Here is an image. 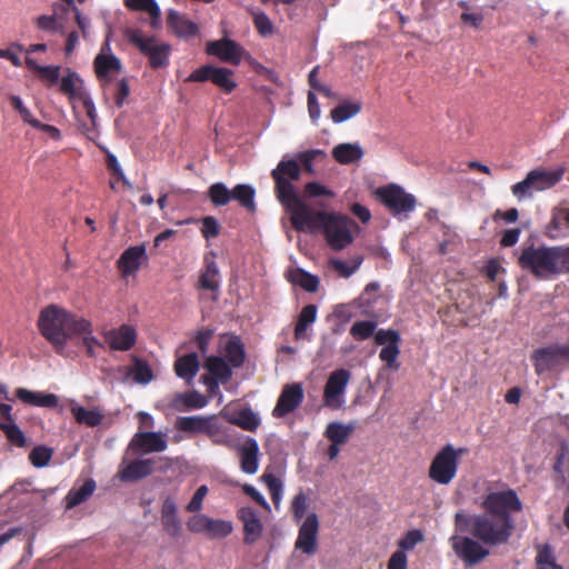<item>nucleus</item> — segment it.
Wrapping results in <instances>:
<instances>
[{
    "instance_id": "f257e3e1",
    "label": "nucleus",
    "mask_w": 569,
    "mask_h": 569,
    "mask_svg": "<svg viewBox=\"0 0 569 569\" xmlns=\"http://www.w3.org/2000/svg\"><path fill=\"white\" fill-rule=\"evenodd\" d=\"M274 193L290 216V222L297 231L325 234L328 246L336 251L347 248L352 241L351 227L355 222L346 214L316 211L297 194L292 181L300 179V169L296 161H279L271 170Z\"/></svg>"
},
{
    "instance_id": "f03ea898",
    "label": "nucleus",
    "mask_w": 569,
    "mask_h": 569,
    "mask_svg": "<svg viewBox=\"0 0 569 569\" xmlns=\"http://www.w3.org/2000/svg\"><path fill=\"white\" fill-rule=\"evenodd\" d=\"M480 506L482 513L457 512L456 530L469 533L489 547L506 545L515 530L512 513L522 511V502L517 492L512 489L489 492Z\"/></svg>"
},
{
    "instance_id": "7ed1b4c3",
    "label": "nucleus",
    "mask_w": 569,
    "mask_h": 569,
    "mask_svg": "<svg viewBox=\"0 0 569 569\" xmlns=\"http://www.w3.org/2000/svg\"><path fill=\"white\" fill-rule=\"evenodd\" d=\"M40 333L59 351L69 339H79L88 353L104 351V345L93 336L91 321L57 305L43 308L38 318Z\"/></svg>"
},
{
    "instance_id": "20e7f679",
    "label": "nucleus",
    "mask_w": 569,
    "mask_h": 569,
    "mask_svg": "<svg viewBox=\"0 0 569 569\" xmlns=\"http://www.w3.org/2000/svg\"><path fill=\"white\" fill-rule=\"evenodd\" d=\"M522 269L540 279L569 272V246L533 247L522 250L519 257Z\"/></svg>"
},
{
    "instance_id": "39448f33",
    "label": "nucleus",
    "mask_w": 569,
    "mask_h": 569,
    "mask_svg": "<svg viewBox=\"0 0 569 569\" xmlns=\"http://www.w3.org/2000/svg\"><path fill=\"white\" fill-rule=\"evenodd\" d=\"M563 173L565 169L561 167L530 170L523 180L511 186V193L518 201L532 198L536 192L546 191L558 184Z\"/></svg>"
},
{
    "instance_id": "423d86ee",
    "label": "nucleus",
    "mask_w": 569,
    "mask_h": 569,
    "mask_svg": "<svg viewBox=\"0 0 569 569\" xmlns=\"http://www.w3.org/2000/svg\"><path fill=\"white\" fill-rule=\"evenodd\" d=\"M127 40L134 46L149 60L152 69H159L169 64L171 52L170 44L159 41L156 37H147L140 29H128Z\"/></svg>"
},
{
    "instance_id": "0eeeda50",
    "label": "nucleus",
    "mask_w": 569,
    "mask_h": 569,
    "mask_svg": "<svg viewBox=\"0 0 569 569\" xmlns=\"http://www.w3.org/2000/svg\"><path fill=\"white\" fill-rule=\"evenodd\" d=\"M467 449H455L452 445H446L433 458L429 467V478L440 485H448L457 475L459 458Z\"/></svg>"
},
{
    "instance_id": "6e6552de",
    "label": "nucleus",
    "mask_w": 569,
    "mask_h": 569,
    "mask_svg": "<svg viewBox=\"0 0 569 569\" xmlns=\"http://www.w3.org/2000/svg\"><path fill=\"white\" fill-rule=\"evenodd\" d=\"M376 198L395 217H408L416 208V198L398 184L380 187L375 192Z\"/></svg>"
},
{
    "instance_id": "1a4fd4ad",
    "label": "nucleus",
    "mask_w": 569,
    "mask_h": 569,
    "mask_svg": "<svg viewBox=\"0 0 569 569\" xmlns=\"http://www.w3.org/2000/svg\"><path fill=\"white\" fill-rule=\"evenodd\" d=\"M451 545L455 553L467 568H472L482 562L490 553L486 545L472 536H453Z\"/></svg>"
},
{
    "instance_id": "9d476101",
    "label": "nucleus",
    "mask_w": 569,
    "mask_h": 569,
    "mask_svg": "<svg viewBox=\"0 0 569 569\" xmlns=\"http://www.w3.org/2000/svg\"><path fill=\"white\" fill-rule=\"evenodd\" d=\"M189 82L211 81L224 93H231L237 82L233 79V71L224 67H216L211 64L202 66L193 70L187 78Z\"/></svg>"
},
{
    "instance_id": "9b49d317",
    "label": "nucleus",
    "mask_w": 569,
    "mask_h": 569,
    "mask_svg": "<svg viewBox=\"0 0 569 569\" xmlns=\"http://www.w3.org/2000/svg\"><path fill=\"white\" fill-rule=\"evenodd\" d=\"M351 373L347 369H337L329 375L323 389V405L330 409H340L345 403V393Z\"/></svg>"
},
{
    "instance_id": "f8f14e48",
    "label": "nucleus",
    "mask_w": 569,
    "mask_h": 569,
    "mask_svg": "<svg viewBox=\"0 0 569 569\" xmlns=\"http://www.w3.org/2000/svg\"><path fill=\"white\" fill-rule=\"evenodd\" d=\"M319 519L316 512L307 515L298 530L295 548L312 556L318 550Z\"/></svg>"
},
{
    "instance_id": "ddd939ff",
    "label": "nucleus",
    "mask_w": 569,
    "mask_h": 569,
    "mask_svg": "<svg viewBox=\"0 0 569 569\" xmlns=\"http://www.w3.org/2000/svg\"><path fill=\"white\" fill-rule=\"evenodd\" d=\"M379 289L380 286L377 282H370L359 296L357 302L362 315L373 319H379L383 316L387 300L379 293Z\"/></svg>"
},
{
    "instance_id": "4468645a",
    "label": "nucleus",
    "mask_w": 569,
    "mask_h": 569,
    "mask_svg": "<svg viewBox=\"0 0 569 569\" xmlns=\"http://www.w3.org/2000/svg\"><path fill=\"white\" fill-rule=\"evenodd\" d=\"M206 52L233 66H239L246 54V50L239 43L228 38L208 42Z\"/></svg>"
},
{
    "instance_id": "2eb2a0df",
    "label": "nucleus",
    "mask_w": 569,
    "mask_h": 569,
    "mask_svg": "<svg viewBox=\"0 0 569 569\" xmlns=\"http://www.w3.org/2000/svg\"><path fill=\"white\" fill-rule=\"evenodd\" d=\"M303 401V389L300 383L284 385L272 410L274 418H283L295 411Z\"/></svg>"
},
{
    "instance_id": "dca6fc26",
    "label": "nucleus",
    "mask_w": 569,
    "mask_h": 569,
    "mask_svg": "<svg viewBox=\"0 0 569 569\" xmlns=\"http://www.w3.org/2000/svg\"><path fill=\"white\" fill-rule=\"evenodd\" d=\"M104 342L111 350L129 351L137 342V331L131 325H121L117 329L102 332Z\"/></svg>"
},
{
    "instance_id": "f3484780",
    "label": "nucleus",
    "mask_w": 569,
    "mask_h": 569,
    "mask_svg": "<svg viewBox=\"0 0 569 569\" xmlns=\"http://www.w3.org/2000/svg\"><path fill=\"white\" fill-rule=\"evenodd\" d=\"M226 358H207L206 368L210 375L202 376V381L209 385L211 381L227 382L231 378V368L224 361ZM232 367H240L243 365L244 358H227Z\"/></svg>"
},
{
    "instance_id": "a211bd4d",
    "label": "nucleus",
    "mask_w": 569,
    "mask_h": 569,
    "mask_svg": "<svg viewBox=\"0 0 569 569\" xmlns=\"http://www.w3.org/2000/svg\"><path fill=\"white\" fill-rule=\"evenodd\" d=\"M220 270L216 262V253L211 251L203 257V264L199 273L198 288L201 290L217 292L220 288Z\"/></svg>"
},
{
    "instance_id": "6ab92c4d",
    "label": "nucleus",
    "mask_w": 569,
    "mask_h": 569,
    "mask_svg": "<svg viewBox=\"0 0 569 569\" xmlns=\"http://www.w3.org/2000/svg\"><path fill=\"white\" fill-rule=\"evenodd\" d=\"M238 518L243 522V542L256 543L262 536L263 525L251 507H243L238 511Z\"/></svg>"
},
{
    "instance_id": "aec40b11",
    "label": "nucleus",
    "mask_w": 569,
    "mask_h": 569,
    "mask_svg": "<svg viewBox=\"0 0 569 569\" xmlns=\"http://www.w3.org/2000/svg\"><path fill=\"white\" fill-rule=\"evenodd\" d=\"M167 446L168 443L163 436L153 431L138 432L130 442L132 450L144 453L164 451Z\"/></svg>"
},
{
    "instance_id": "412c9836",
    "label": "nucleus",
    "mask_w": 569,
    "mask_h": 569,
    "mask_svg": "<svg viewBox=\"0 0 569 569\" xmlns=\"http://www.w3.org/2000/svg\"><path fill=\"white\" fill-rule=\"evenodd\" d=\"M14 398L24 405L40 408H56L59 403V398L54 393L32 391L26 388H17L14 390Z\"/></svg>"
},
{
    "instance_id": "4be33fe9",
    "label": "nucleus",
    "mask_w": 569,
    "mask_h": 569,
    "mask_svg": "<svg viewBox=\"0 0 569 569\" xmlns=\"http://www.w3.org/2000/svg\"><path fill=\"white\" fill-rule=\"evenodd\" d=\"M144 257L146 247L143 244L132 246L126 249L117 261L121 276L127 277L138 271Z\"/></svg>"
},
{
    "instance_id": "5701e85b",
    "label": "nucleus",
    "mask_w": 569,
    "mask_h": 569,
    "mask_svg": "<svg viewBox=\"0 0 569 569\" xmlns=\"http://www.w3.org/2000/svg\"><path fill=\"white\" fill-rule=\"evenodd\" d=\"M119 373L139 385H147L153 379V371L143 358H132V363L119 368Z\"/></svg>"
},
{
    "instance_id": "b1692460",
    "label": "nucleus",
    "mask_w": 569,
    "mask_h": 569,
    "mask_svg": "<svg viewBox=\"0 0 569 569\" xmlns=\"http://www.w3.org/2000/svg\"><path fill=\"white\" fill-rule=\"evenodd\" d=\"M104 49H110L108 42L103 44L101 52L97 54L93 60L94 72L100 81L109 80L110 74L119 73L121 71L120 60L113 54H106L103 52Z\"/></svg>"
},
{
    "instance_id": "393cba45",
    "label": "nucleus",
    "mask_w": 569,
    "mask_h": 569,
    "mask_svg": "<svg viewBox=\"0 0 569 569\" xmlns=\"http://www.w3.org/2000/svg\"><path fill=\"white\" fill-rule=\"evenodd\" d=\"M207 403V398L196 390L174 393L169 400V407L178 412L201 409Z\"/></svg>"
},
{
    "instance_id": "a878e982",
    "label": "nucleus",
    "mask_w": 569,
    "mask_h": 569,
    "mask_svg": "<svg viewBox=\"0 0 569 569\" xmlns=\"http://www.w3.org/2000/svg\"><path fill=\"white\" fill-rule=\"evenodd\" d=\"M161 525L163 530L172 538L180 536L182 526L177 515V505L173 498L167 497L161 508Z\"/></svg>"
},
{
    "instance_id": "bb28decb",
    "label": "nucleus",
    "mask_w": 569,
    "mask_h": 569,
    "mask_svg": "<svg viewBox=\"0 0 569 569\" xmlns=\"http://www.w3.org/2000/svg\"><path fill=\"white\" fill-rule=\"evenodd\" d=\"M240 468L247 475H254L259 468V446L256 439L248 437L239 448Z\"/></svg>"
},
{
    "instance_id": "cd10ccee",
    "label": "nucleus",
    "mask_w": 569,
    "mask_h": 569,
    "mask_svg": "<svg viewBox=\"0 0 569 569\" xmlns=\"http://www.w3.org/2000/svg\"><path fill=\"white\" fill-rule=\"evenodd\" d=\"M58 83L60 92L67 96L70 102L80 101L88 94L84 91L82 79L71 69H67V74Z\"/></svg>"
},
{
    "instance_id": "c85d7f7f",
    "label": "nucleus",
    "mask_w": 569,
    "mask_h": 569,
    "mask_svg": "<svg viewBox=\"0 0 569 569\" xmlns=\"http://www.w3.org/2000/svg\"><path fill=\"white\" fill-rule=\"evenodd\" d=\"M168 28L180 38L193 37L198 33V26L184 14L171 9L167 14Z\"/></svg>"
},
{
    "instance_id": "c756f323",
    "label": "nucleus",
    "mask_w": 569,
    "mask_h": 569,
    "mask_svg": "<svg viewBox=\"0 0 569 569\" xmlns=\"http://www.w3.org/2000/svg\"><path fill=\"white\" fill-rule=\"evenodd\" d=\"M151 459L134 460L130 462L124 469L119 471V478L122 481H137L151 475L153 468Z\"/></svg>"
},
{
    "instance_id": "7c9ffc66",
    "label": "nucleus",
    "mask_w": 569,
    "mask_h": 569,
    "mask_svg": "<svg viewBox=\"0 0 569 569\" xmlns=\"http://www.w3.org/2000/svg\"><path fill=\"white\" fill-rule=\"evenodd\" d=\"M212 417L203 416H188L179 417L174 422V427L178 431L186 432L189 435L204 433L209 426Z\"/></svg>"
},
{
    "instance_id": "2f4dec72",
    "label": "nucleus",
    "mask_w": 569,
    "mask_h": 569,
    "mask_svg": "<svg viewBox=\"0 0 569 569\" xmlns=\"http://www.w3.org/2000/svg\"><path fill=\"white\" fill-rule=\"evenodd\" d=\"M363 150L358 143H339L332 149L333 159L341 164L358 162Z\"/></svg>"
},
{
    "instance_id": "473e14b6",
    "label": "nucleus",
    "mask_w": 569,
    "mask_h": 569,
    "mask_svg": "<svg viewBox=\"0 0 569 569\" xmlns=\"http://www.w3.org/2000/svg\"><path fill=\"white\" fill-rule=\"evenodd\" d=\"M375 340L377 345L383 346V348L380 351L379 356H398L399 350V341L400 337L399 333L396 330H379L375 335Z\"/></svg>"
},
{
    "instance_id": "72a5a7b5",
    "label": "nucleus",
    "mask_w": 569,
    "mask_h": 569,
    "mask_svg": "<svg viewBox=\"0 0 569 569\" xmlns=\"http://www.w3.org/2000/svg\"><path fill=\"white\" fill-rule=\"evenodd\" d=\"M254 197L256 190L250 184L239 183L231 189V200L237 201L249 212L256 210Z\"/></svg>"
},
{
    "instance_id": "f704fd0d",
    "label": "nucleus",
    "mask_w": 569,
    "mask_h": 569,
    "mask_svg": "<svg viewBox=\"0 0 569 569\" xmlns=\"http://www.w3.org/2000/svg\"><path fill=\"white\" fill-rule=\"evenodd\" d=\"M70 410L79 425L93 428L99 426L103 420V415L98 409H86L82 406L73 405Z\"/></svg>"
},
{
    "instance_id": "c9c22d12",
    "label": "nucleus",
    "mask_w": 569,
    "mask_h": 569,
    "mask_svg": "<svg viewBox=\"0 0 569 569\" xmlns=\"http://www.w3.org/2000/svg\"><path fill=\"white\" fill-rule=\"evenodd\" d=\"M96 490L93 479L86 480L80 488H72L67 497V508L71 509L88 500Z\"/></svg>"
},
{
    "instance_id": "e433bc0d",
    "label": "nucleus",
    "mask_w": 569,
    "mask_h": 569,
    "mask_svg": "<svg viewBox=\"0 0 569 569\" xmlns=\"http://www.w3.org/2000/svg\"><path fill=\"white\" fill-rule=\"evenodd\" d=\"M288 280L308 292H316L319 287L318 277L300 268L291 270L289 272Z\"/></svg>"
},
{
    "instance_id": "4c0bfd02",
    "label": "nucleus",
    "mask_w": 569,
    "mask_h": 569,
    "mask_svg": "<svg viewBox=\"0 0 569 569\" xmlns=\"http://www.w3.org/2000/svg\"><path fill=\"white\" fill-rule=\"evenodd\" d=\"M199 366L198 358H177L174 362V371L176 375L183 379L189 386L197 376Z\"/></svg>"
},
{
    "instance_id": "58836bf2",
    "label": "nucleus",
    "mask_w": 569,
    "mask_h": 569,
    "mask_svg": "<svg viewBox=\"0 0 569 569\" xmlns=\"http://www.w3.org/2000/svg\"><path fill=\"white\" fill-rule=\"evenodd\" d=\"M206 436H208L214 445L230 446L232 442L231 430L220 425L214 417H212L209 422Z\"/></svg>"
},
{
    "instance_id": "ea45409f",
    "label": "nucleus",
    "mask_w": 569,
    "mask_h": 569,
    "mask_svg": "<svg viewBox=\"0 0 569 569\" xmlns=\"http://www.w3.org/2000/svg\"><path fill=\"white\" fill-rule=\"evenodd\" d=\"M352 425H345L341 422H330L325 431V437L335 443L345 445L353 432Z\"/></svg>"
},
{
    "instance_id": "a19ab883",
    "label": "nucleus",
    "mask_w": 569,
    "mask_h": 569,
    "mask_svg": "<svg viewBox=\"0 0 569 569\" xmlns=\"http://www.w3.org/2000/svg\"><path fill=\"white\" fill-rule=\"evenodd\" d=\"M361 109L362 104L359 101H345L331 110L330 117L335 123H341L356 117Z\"/></svg>"
},
{
    "instance_id": "79ce46f5",
    "label": "nucleus",
    "mask_w": 569,
    "mask_h": 569,
    "mask_svg": "<svg viewBox=\"0 0 569 569\" xmlns=\"http://www.w3.org/2000/svg\"><path fill=\"white\" fill-rule=\"evenodd\" d=\"M230 422L247 431H254L260 426V418L251 409L244 408L239 410L231 419Z\"/></svg>"
},
{
    "instance_id": "37998d69",
    "label": "nucleus",
    "mask_w": 569,
    "mask_h": 569,
    "mask_svg": "<svg viewBox=\"0 0 569 569\" xmlns=\"http://www.w3.org/2000/svg\"><path fill=\"white\" fill-rule=\"evenodd\" d=\"M317 319V306L316 305H307L305 306L299 316L295 327V336L297 339H300L305 336L307 328L313 323Z\"/></svg>"
},
{
    "instance_id": "c03bdc74",
    "label": "nucleus",
    "mask_w": 569,
    "mask_h": 569,
    "mask_svg": "<svg viewBox=\"0 0 569 569\" xmlns=\"http://www.w3.org/2000/svg\"><path fill=\"white\" fill-rule=\"evenodd\" d=\"M207 196L214 207H223L231 201V190L223 182L212 183Z\"/></svg>"
},
{
    "instance_id": "a18cd8bd",
    "label": "nucleus",
    "mask_w": 569,
    "mask_h": 569,
    "mask_svg": "<svg viewBox=\"0 0 569 569\" xmlns=\"http://www.w3.org/2000/svg\"><path fill=\"white\" fill-rule=\"evenodd\" d=\"M536 569H562L557 563L552 548L549 545L539 546L536 556Z\"/></svg>"
},
{
    "instance_id": "49530a36",
    "label": "nucleus",
    "mask_w": 569,
    "mask_h": 569,
    "mask_svg": "<svg viewBox=\"0 0 569 569\" xmlns=\"http://www.w3.org/2000/svg\"><path fill=\"white\" fill-rule=\"evenodd\" d=\"M219 345L224 351L223 356H246L243 343L236 335H221Z\"/></svg>"
},
{
    "instance_id": "de8ad7c7",
    "label": "nucleus",
    "mask_w": 569,
    "mask_h": 569,
    "mask_svg": "<svg viewBox=\"0 0 569 569\" xmlns=\"http://www.w3.org/2000/svg\"><path fill=\"white\" fill-rule=\"evenodd\" d=\"M0 430L6 435L8 441L18 448L27 446V438L23 431L19 428L16 422L6 423L0 422Z\"/></svg>"
},
{
    "instance_id": "09e8293b",
    "label": "nucleus",
    "mask_w": 569,
    "mask_h": 569,
    "mask_svg": "<svg viewBox=\"0 0 569 569\" xmlns=\"http://www.w3.org/2000/svg\"><path fill=\"white\" fill-rule=\"evenodd\" d=\"M319 156H325V152L322 150L311 149V150H306V151L296 153V156L292 160L296 161V163L298 164L300 170H301V167H300L299 162L302 164L303 169L308 173H313V161ZM283 160H291V159L287 158V156H284L280 161H283Z\"/></svg>"
},
{
    "instance_id": "8fccbe9b",
    "label": "nucleus",
    "mask_w": 569,
    "mask_h": 569,
    "mask_svg": "<svg viewBox=\"0 0 569 569\" xmlns=\"http://www.w3.org/2000/svg\"><path fill=\"white\" fill-rule=\"evenodd\" d=\"M232 529L231 521L210 518L206 535L210 539L226 538L232 532Z\"/></svg>"
},
{
    "instance_id": "3c124183",
    "label": "nucleus",
    "mask_w": 569,
    "mask_h": 569,
    "mask_svg": "<svg viewBox=\"0 0 569 569\" xmlns=\"http://www.w3.org/2000/svg\"><path fill=\"white\" fill-rule=\"evenodd\" d=\"M124 6L132 11L147 12L152 19H159L161 14L154 0H124Z\"/></svg>"
},
{
    "instance_id": "603ef678",
    "label": "nucleus",
    "mask_w": 569,
    "mask_h": 569,
    "mask_svg": "<svg viewBox=\"0 0 569 569\" xmlns=\"http://www.w3.org/2000/svg\"><path fill=\"white\" fill-rule=\"evenodd\" d=\"M53 450L47 446H36L29 453V460L36 468L46 467L51 460Z\"/></svg>"
},
{
    "instance_id": "864d4df0",
    "label": "nucleus",
    "mask_w": 569,
    "mask_h": 569,
    "mask_svg": "<svg viewBox=\"0 0 569 569\" xmlns=\"http://www.w3.org/2000/svg\"><path fill=\"white\" fill-rule=\"evenodd\" d=\"M376 326L375 321H356L350 328V333L357 340H366L373 335Z\"/></svg>"
},
{
    "instance_id": "5fc2aeb1",
    "label": "nucleus",
    "mask_w": 569,
    "mask_h": 569,
    "mask_svg": "<svg viewBox=\"0 0 569 569\" xmlns=\"http://www.w3.org/2000/svg\"><path fill=\"white\" fill-rule=\"evenodd\" d=\"M423 540V533L421 530L413 529L409 530L399 541V550L406 553V551L412 550L418 542Z\"/></svg>"
},
{
    "instance_id": "6e6d98bb",
    "label": "nucleus",
    "mask_w": 569,
    "mask_h": 569,
    "mask_svg": "<svg viewBox=\"0 0 569 569\" xmlns=\"http://www.w3.org/2000/svg\"><path fill=\"white\" fill-rule=\"evenodd\" d=\"M307 496L301 491L293 497L291 502V512L296 522H299L307 517Z\"/></svg>"
},
{
    "instance_id": "4d7b16f0",
    "label": "nucleus",
    "mask_w": 569,
    "mask_h": 569,
    "mask_svg": "<svg viewBox=\"0 0 569 569\" xmlns=\"http://www.w3.org/2000/svg\"><path fill=\"white\" fill-rule=\"evenodd\" d=\"M201 234L204 239L209 240L217 238L220 234L221 227L217 219L212 216H207L201 219Z\"/></svg>"
},
{
    "instance_id": "13d9d810",
    "label": "nucleus",
    "mask_w": 569,
    "mask_h": 569,
    "mask_svg": "<svg viewBox=\"0 0 569 569\" xmlns=\"http://www.w3.org/2000/svg\"><path fill=\"white\" fill-rule=\"evenodd\" d=\"M305 196L308 198H318V197H327L333 198L335 192L328 189L326 186L317 182L310 181L305 184L303 189Z\"/></svg>"
},
{
    "instance_id": "bf43d9fd",
    "label": "nucleus",
    "mask_w": 569,
    "mask_h": 569,
    "mask_svg": "<svg viewBox=\"0 0 569 569\" xmlns=\"http://www.w3.org/2000/svg\"><path fill=\"white\" fill-rule=\"evenodd\" d=\"M210 517L203 513H197L187 521V528L193 533H206Z\"/></svg>"
},
{
    "instance_id": "052dcab7",
    "label": "nucleus",
    "mask_w": 569,
    "mask_h": 569,
    "mask_svg": "<svg viewBox=\"0 0 569 569\" xmlns=\"http://www.w3.org/2000/svg\"><path fill=\"white\" fill-rule=\"evenodd\" d=\"M208 493V487L206 485L200 486L193 493L191 500L186 506L188 512H198L202 508V502Z\"/></svg>"
},
{
    "instance_id": "680f3d73",
    "label": "nucleus",
    "mask_w": 569,
    "mask_h": 569,
    "mask_svg": "<svg viewBox=\"0 0 569 569\" xmlns=\"http://www.w3.org/2000/svg\"><path fill=\"white\" fill-rule=\"evenodd\" d=\"M60 69L59 66H44L38 76L48 86H54L60 80Z\"/></svg>"
},
{
    "instance_id": "e2e57ef3",
    "label": "nucleus",
    "mask_w": 569,
    "mask_h": 569,
    "mask_svg": "<svg viewBox=\"0 0 569 569\" xmlns=\"http://www.w3.org/2000/svg\"><path fill=\"white\" fill-rule=\"evenodd\" d=\"M330 266L343 278H349L358 268V264L349 266L347 262L339 259H331Z\"/></svg>"
},
{
    "instance_id": "0e129e2a",
    "label": "nucleus",
    "mask_w": 569,
    "mask_h": 569,
    "mask_svg": "<svg viewBox=\"0 0 569 569\" xmlns=\"http://www.w3.org/2000/svg\"><path fill=\"white\" fill-rule=\"evenodd\" d=\"M307 103H308L309 116H310L312 122L316 123L320 118L321 110H320V104L317 100L316 93L311 90L308 92Z\"/></svg>"
},
{
    "instance_id": "69168bd1",
    "label": "nucleus",
    "mask_w": 569,
    "mask_h": 569,
    "mask_svg": "<svg viewBox=\"0 0 569 569\" xmlns=\"http://www.w3.org/2000/svg\"><path fill=\"white\" fill-rule=\"evenodd\" d=\"M253 22L260 34L267 36L272 32V23L266 13L257 14Z\"/></svg>"
},
{
    "instance_id": "338daca9",
    "label": "nucleus",
    "mask_w": 569,
    "mask_h": 569,
    "mask_svg": "<svg viewBox=\"0 0 569 569\" xmlns=\"http://www.w3.org/2000/svg\"><path fill=\"white\" fill-rule=\"evenodd\" d=\"M213 337V331L210 329H203L199 331L194 338V342L198 346L202 356L206 355L208 345Z\"/></svg>"
},
{
    "instance_id": "774afa93",
    "label": "nucleus",
    "mask_w": 569,
    "mask_h": 569,
    "mask_svg": "<svg viewBox=\"0 0 569 569\" xmlns=\"http://www.w3.org/2000/svg\"><path fill=\"white\" fill-rule=\"evenodd\" d=\"M387 569H407V556L402 550L395 551L387 565Z\"/></svg>"
}]
</instances>
